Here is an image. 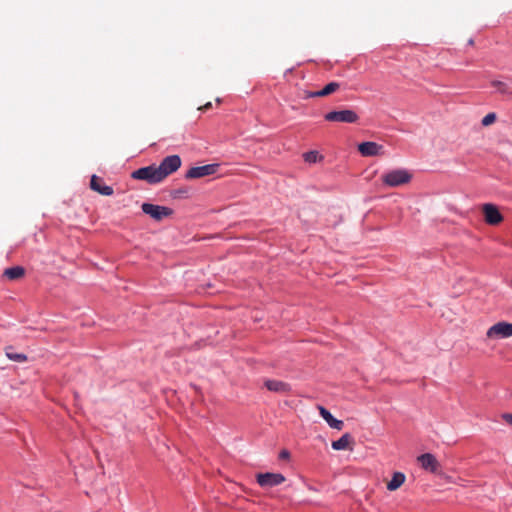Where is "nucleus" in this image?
<instances>
[{"instance_id":"f257e3e1","label":"nucleus","mask_w":512,"mask_h":512,"mask_svg":"<svg viewBox=\"0 0 512 512\" xmlns=\"http://www.w3.org/2000/svg\"><path fill=\"white\" fill-rule=\"evenodd\" d=\"M411 179V172L404 168L387 171L381 176L383 184L387 187H399L409 183Z\"/></svg>"},{"instance_id":"393cba45","label":"nucleus","mask_w":512,"mask_h":512,"mask_svg":"<svg viewBox=\"0 0 512 512\" xmlns=\"http://www.w3.org/2000/svg\"><path fill=\"white\" fill-rule=\"evenodd\" d=\"M210 107H211V103H210V102H208L207 104H205V105L202 107V109L206 110V109H208V108H210Z\"/></svg>"},{"instance_id":"aec40b11","label":"nucleus","mask_w":512,"mask_h":512,"mask_svg":"<svg viewBox=\"0 0 512 512\" xmlns=\"http://www.w3.org/2000/svg\"><path fill=\"white\" fill-rule=\"evenodd\" d=\"M303 157L307 163H316L321 158L317 151L306 152Z\"/></svg>"},{"instance_id":"a878e982","label":"nucleus","mask_w":512,"mask_h":512,"mask_svg":"<svg viewBox=\"0 0 512 512\" xmlns=\"http://www.w3.org/2000/svg\"><path fill=\"white\" fill-rule=\"evenodd\" d=\"M469 44H470V45H472V44H473V40H472V39H470V40H469Z\"/></svg>"},{"instance_id":"f3484780","label":"nucleus","mask_w":512,"mask_h":512,"mask_svg":"<svg viewBox=\"0 0 512 512\" xmlns=\"http://www.w3.org/2000/svg\"><path fill=\"white\" fill-rule=\"evenodd\" d=\"M352 441V437L349 433L343 434L338 440L332 442V448L334 450H345L348 448Z\"/></svg>"},{"instance_id":"bb28decb","label":"nucleus","mask_w":512,"mask_h":512,"mask_svg":"<svg viewBox=\"0 0 512 512\" xmlns=\"http://www.w3.org/2000/svg\"><path fill=\"white\" fill-rule=\"evenodd\" d=\"M508 95L512 98V92L511 91H510V93Z\"/></svg>"},{"instance_id":"a211bd4d","label":"nucleus","mask_w":512,"mask_h":512,"mask_svg":"<svg viewBox=\"0 0 512 512\" xmlns=\"http://www.w3.org/2000/svg\"><path fill=\"white\" fill-rule=\"evenodd\" d=\"M405 481V475L402 472H395L392 479L387 483L389 491L397 490Z\"/></svg>"},{"instance_id":"9d476101","label":"nucleus","mask_w":512,"mask_h":512,"mask_svg":"<svg viewBox=\"0 0 512 512\" xmlns=\"http://www.w3.org/2000/svg\"><path fill=\"white\" fill-rule=\"evenodd\" d=\"M358 150L361 155L365 157L379 156L383 155V146L376 142H362L358 145Z\"/></svg>"},{"instance_id":"f8f14e48","label":"nucleus","mask_w":512,"mask_h":512,"mask_svg":"<svg viewBox=\"0 0 512 512\" xmlns=\"http://www.w3.org/2000/svg\"><path fill=\"white\" fill-rule=\"evenodd\" d=\"M265 387L275 393L288 394L291 391V386L283 381L268 379L264 382Z\"/></svg>"},{"instance_id":"f03ea898","label":"nucleus","mask_w":512,"mask_h":512,"mask_svg":"<svg viewBox=\"0 0 512 512\" xmlns=\"http://www.w3.org/2000/svg\"><path fill=\"white\" fill-rule=\"evenodd\" d=\"M131 177L136 180L146 181L149 184H158L163 181L156 165L141 167L133 171Z\"/></svg>"},{"instance_id":"ddd939ff","label":"nucleus","mask_w":512,"mask_h":512,"mask_svg":"<svg viewBox=\"0 0 512 512\" xmlns=\"http://www.w3.org/2000/svg\"><path fill=\"white\" fill-rule=\"evenodd\" d=\"M340 87V84L337 82L328 83L323 89H319V91L309 92L306 91L304 98H314V97H325L328 96L335 91H337Z\"/></svg>"},{"instance_id":"1a4fd4ad","label":"nucleus","mask_w":512,"mask_h":512,"mask_svg":"<svg viewBox=\"0 0 512 512\" xmlns=\"http://www.w3.org/2000/svg\"><path fill=\"white\" fill-rule=\"evenodd\" d=\"M285 477L280 473H260L257 475V483L261 487H273L282 484Z\"/></svg>"},{"instance_id":"423d86ee","label":"nucleus","mask_w":512,"mask_h":512,"mask_svg":"<svg viewBox=\"0 0 512 512\" xmlns=\"http://www.w3.org/2000/svg\"><path fill=\"white\" fill-rule=\"evenodd\" d=\"M219 164H206L190 168L186 174V179H197L205 176L213 175L218 171Z\"/></svg>"},{"instance_id":"9b49d317","label":"nucleus","mask_w":512,"mask_h":512,"mask_svg":"<svg viewBox=\"0 0 512 512\" xmlns=\"http://www.w3.org/2000/svg\"><path fill=\"white\" fill-rule=\"evenodd\" d=\"M90 188L104 196H110L114 192L113 188L106 185L103 178L98 177L97 175H92L90 180Z\"/></svg>"},{"instance_id":"412c9836","label":"nucleus","mask_w":512,"mask_h":512,"mask_svg":"<svg viewBox=\"0 0 512 512\" xmlns=\"http://www.w3.org/2000/svg\"><path fill=\"white\" fill-rule=\"evenodd\" d=\"M492 85L494 87H496L498 92H500L502 94H507L508 95L510 93V91L508 90L507 84L502 82V81H493Z\"/></svg>"},{"instance_id":"7ed1b4c3","label":"nucleus","mask_w":512,"mask_h":512,"mask_svg":"<svg viewBox=\"0 0 512 512\" xmlns=\"http://www.w3.org/2000/svg\"><path fill=\"white\" fill-rule=\"evenodd\" d=\"M324 119L329 122L356 123L359 116L355 111L345 109L328 112L324 115Z\"/></svg>"},{"instance_id":"4be33fe9","label":"nucleus","mask_w":512,"mask_h":512,"mask_svg":"<svg viewBox=\"0 0 512 512\" xmlns=\"http://www.w3.org/2000/svg\"><path fill=\"white\" fill-rule=\"evenodd\" d=\"M496 120V114L495 113H488L485 115L481 121L483 126H489L492 123H494Z\"/></svg>"},{"instance_id":"6e6552de","label":"nucleus","mask_w":512,"mask_h":512,"mask_svg":"<svg viewBox=\"0 0 512 512\" xmlns=\"http://www.w3.org/2000/svg\"><path fill=\"white\" fill-rule=\"evenodd\" d=\"M482 212L485 222L489 225H498L503 221V216L496 205L492 203H485L482 206Z\"/></svg>"},{"instance_id":"dca6fc26","label":"nucleus","mask_w":512,"mask_h":512,"mask_svg":"<svg viewBox=\"0 0 512 512\" xmlns=\"http://www.w3.org/2000/svg\"><path fill=\"white\" fill-rule=\"evenodd\" d=\"M25 274V269L21 266H14L4 270L3 276L9 280H18Z\"/></svg>"},{"instance_id":"20e7f679","label":"nucleus","mask_w":512,"mask_h":512,"mask_svg":"<svg viewBox=\"0 0 512 512\" xmlns=\"http://www.w3.org/2000/svg\"><path fill=\"white\" fill-rule=\"evenodd\" d=\"M180 166L181 158L178 155H170L165 157L157 168L160 171L162 180H164L167 176L176 172Z\"/></svg>"},{"instance_id":"6ab92c4d","label":"nucleus","mask_w":512,"mask_h":512,"mask_svg":"<svg viewBox=\"0 0 512 512\" xmlns=\"http://www.w3.org/2000/svg\"><path fill=\"white\" fill-rule=\"evenodd\" d=\"M6 356L10 360L16 362H25L27 360V356L25 354L12 352L10 349L6 350Z\"/></svg>"},{"instance_id":"5701e85b","label":"nucleus","mask_w":512,"mask_h":512,"mask_svg":"<svg viewBox=\"0 0 512 512\" xmlns=\"http://www.w3.org/2000/svg\"><path fill=\"white\" fill-rule=\"evenodd\" d=\"M290 458V452L286 449H283L279 453V459L286 460Z\"/></svg>"},{"instance_id":"b1692460","label":"nucleus","mask_w":512,"mask_h":512,"mask_svg":"<svg viewBox=\"0 0 512 512\" xmlns=\"http://www.w3.org/2000/svg\"><path fill=\"white\" fill-rule=\"evenodd\" d=\"M503 417L507 423L512 425V414H505Z\"/></svg>"},{"instance_id":"0eeeda50","label":"nucleus","mask_w":512,"mask_h":512,"mask_svg":"<svg viewBox=\"0 0 512 512\" xmlns=\"http://www.w3.org/2000/svg\"><path fill=\"white\" fill-rule=\"evenodd\" d=\"M486 335L488 338H509L512 336V323L498 322L487 330Z\"/></svg>"},{"instance_id":"2eb2a0df","label":"nucleus","mask_w":512,"mask_h":512,"mask_svg":"<svg viewBox=\"0 0 512 512\" xmlns=\"http://www.w3.org/2000/svg\"><path fill=\"white\" fill-rule=\"evenodd\" d=\"M318 409H319L320 415L323 417V419L327 422V424L331 428L337 429V430H341L343 428V426H344L343 421L334 418L333 415L326 408H324L323 406H319Z\"/></svg>"},{"instance_id":"4468645a","label":"nucleus","mask_w":512,"mask_h":512,"mask_svg":"<svg viewBox=\"0 0 512 512\" xmlns=\"http://www.w3.org/2000/svg\"><path fill=\"white\" fill-rule=\"evenodd\" d=\"M421 467L427 471L435 472L438 469V461L431 453H424L418 457Z\"/></svg>"},{"instance_id":"39448f33","label":"nucleus","mask_w":512,"mask_h":512,"mask_svg":"<svg viewBox=\"0 0 512 512\" xmlns=\"http://www.w3.org/2000/svg\"><path fill=\"white\" fill-rule=\"evenodd\" d=\"M141 209L145 214L149 215L156 221H161L162 219L169 217L173 213V210L169 207L155 205L151 203H143Z\"/></svg>"}]
</instances>
